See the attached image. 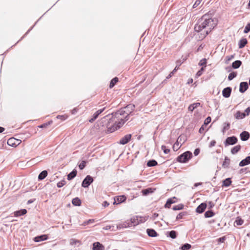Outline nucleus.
<instances>
[{
	"label": "nucleus",
	"mask_w": 250,
	"mask_h": 250,
	"mask_svg": "<svg viewBox=\"0 0 250 250\" xmlns=\"http://www.w3.org/2000/svg\"><path fill=\"white\" fill-rule=\"evenodd\" d=\"M217 23L216 19L212 18L209 14H205L199 20L194 26V29L198 32H202L201 35L205 37L215 27Z\"/></svg>",
	"instance_id": "f257e3e1"
},
{
	"label": "nucleus",
	"mask_w": 250,
	"mask_h": 250,
	"mask_svg": "<svg viewBox=\"0 0 250 250\" xmlns=\"http://www.w3.org/2000/svg\"><path fill=\"white\" fill-rule=\"evenodd\" d=\"M134 108L135 105L134 104H129L124 108L117 112L116 115L118 118H119V115H125V117L124 119L121 118L120 121L119 122L117 125H114L111 127H109L108 131L112 132L120 128L125 122L129 119L128 116L131 114Z\"/></svg>",
	"instance_id": "f03ea898"
},
{
	"label": "nucleus",
	"mask_w": 250,
	"mask_h": 250,
	"mask_svg": "<svg viewBox=\"0 0 250 250\" xmlns=\"http://www.w3.org/2000/svg\"><path fill=\"white\" fill-rule=\"evenodd\" d=\"M192 153L189 151H186L177 158V161L180 163H186L192 157Z\"/></svg>",
	"instance_id": "7ed1b4c3"
},
{
	"label": "nucleus",
	"mask_w": 250,
	"mask_h": 250,
	"mask_svg": "<svg viewBox=\"0 0 250 250\" xmlns=\"http://www.w3.org/2000/svg\"><path fill=\"white\" fill-rule=\"evenodd\" d=\"M183 138V136H180L178 138L176 142L173 145V149L174 151H177L181 147L182 144L184 142V140Z\"/></svg>",
	"instance_id": "20e7f679"
},
{
	"label": "nucleus",
	"mask_w": 250,
	"mask_h": 250,
	"mask_svg": "<svg viewBox=\"0 0 250 250\" xmlns=\"http://www.w3.org/2000/svg\"><path fill=\"white\" fill-rule=\"evenodd\" d=\"M237 138L235 136L229 137L226 139L224 142V144L225 146L233 145L235 144L237 142Z\"/></svg>",
	"instance_id": "39448f33"
},
{
	"label": "nucleus",
	"mask_w": 250,
	"mask_h": 250,
	"mask_svg": "<svg viewBox=\"0 0 250 250\" xmlns=\"http://www.w3.org/2000/svg\"><path fill=\"white\" fill-rule=\"evenodd\" d=\"M93 181V178L90 175H87L83 180L82 186L83 188H87Z\"/></svg>",
	"instance_id": "423d86ee"
},
{
	"label": "nucleus",
	"mask_w": 250,
	"mask_h": 250,
	"mask_svg": "<svg viewBox=\"0 0 250 250\" xmlns=\"http://www.w3.org/2000/svg\"><path fill=\"white\" fill-rule=\"evenodd\" d=\"M129 220L125 221L123 223H119L117 225L116 228L117 229H121L123 228H126L128 227H131V224H130Z\"/></svg>",
	"instance_id": "0eeeda50"
},
{
	"label": "nucleus",
	"mask_w": 250,
	"mask_h": 250,
	"mask_svg": "<svg viewBox=\"0 0 250 250\" xmlns=\"http://www.w3.org/2000/svg\"><path fill=\"white\" fill-rule=\"evenodd\" d=\"M131 135L127 134L122 138L119 141V144L122 145H125L127 144L131 139Z\"/></svg>",
	"instance_id": "6e6552de"
},
{
	"label": "nucleus",
	"mask_w": 250,
	"mask_h": 250,
	"mask_svg": "<svg viewBox=\"0 0 250 250\" xmlns=\"http://www.w3.org/2000/svg\"><path fill=\"white\" fill-rule=\"evenodd\" d=\"M248 87L247 82H242L240 84L239 91L241 93H244L248 89Z\"/></svg>",
	"instance_id": "1a4fd4ad"
},
{
	"label": "nucleus",
	"mask_w": 250,
	"mask_h": 250,
	"mask_svg": "<svg viewBox=\"0 0 250 250\" xmlns=\"http://www.w3.org/2000/svg\"><path fill=\"white\" fill-rule=\"evenodd\" d=\"M231 92V88L230 87H227L224 88L222 91V95L225 98H228L230 96Z\"/></svg>",
	"instance_id": "9d476101"
},
{
	"label": "nucleus",
	"mask_w": 250,
	"mask_h": 250,
	"mask_svg": "<svg viewBox=\"0 0 250 250\" xmlns=\"http://www.w3.org/2000/svg\"><path fill=\"white\" fill-rule=\"evenodd\" d=\"M240 136L242 141H246L249 139L250 134L248 131H244L240 134Z\"/></svg>",
	"instance_id": "9b49d317"
},
{
	"label": "nucleus",
	"mask_w": 250,
	"mask_h": 250,
	"mask_svg": "<svg viewBox=\"0 0 250 250\" xmlns=\"http://www.w3.org/2000/svg\"><path fill=\"white\" fill-rule=\"evenodd\" d=\"M105 109V107L102 108V109H99L98 110H97L93 115V118H92L90 120H89V122L92 123L94 121H95L98 117V116L101 114L104 111V110Z\"/></svg>",
	"instance_id": "f8f14e48"
},
{
	"label": "nucleus",
	"mask_w": 250,
	"mask_h": 250,
	"mask_svg": "<svg viewBox=\"0 0 250 250\" xmlns=\"http://www.w3.org/2000/svg\"><path fill=\"white\" fill-rule=\"evenodd\" d=\"M234 117L237 120L242 119H244L246 116V114L245 113H242L240 111H238L234 114Z\"/></svg>",
	"instance_id": "ddd939ff"
},
{
	"label": "nucleus",
	"mask_w": 250,
	"mask_h": 250,
	"mask_svg": "<svg viewBox=\"0 0 250 250\" xmlns=\"http://www.w3.org/2000/svg\"><path fill=\"white\" fill-rule=\"evenodd\" d=\"M250 164V156L247 157L239 163V166L244 167Z\"/></svg>",
	"instance_id": "4468645a"
},
{
	"label": "nucleus",
	"mask_w": 250,
	"mask_h": 250,
	"mask_svg": "<svg viewBox=\"0 0 250 250\" xmlns=\"http://www.w3.org/2000/svg\"><path fill=\"white\" fill-rule=\"evenodd\" d=\"M207 207L206 203L201 204L196 208V212L199 213H201L204 212Z\"/></svg>",
	"instance_id": "2eb2a0df"
},
{
	"label": "nucleus",
	"mask_w": 250,
	"mask_h": 250,
	"mask_svg": "<svg viewBox=\"0 0 250 250\" xmlns=\"http://www.w3.org/2000/svg\"><path fill=\"white\" fill-rule=\"evenodd\" d=\"M104 246L99 242H95L93 244V250H103Z\"/></svg>",
	"instance_id": "dca6fc26"
},
{
	"label": "nucleus",
	"mask_w": 250,
	"mask_h": 250,
	"mask_svg": "<svg viewBox=\"0 0 250 250\" xmlns=\"http://www.w3.org/2000/svg\"><path fill=\"white\" fill-rule=\"evenodd\" d=\"M48 237L46 235H42L37 236L34 238V241L37 242H39L43 240H47Z\"/></svg>",
	"instance_id": "f3484780"
},
{
	"label": "nucleus",
	"mask_w": 250,
	"mask_h": 250,
	"mask_svg": "<svg viewBox=\"0 0 250 250\" xmlns=\"http://www.w3.org/2000/svg\"><path fill=\"white\" fill-rule=\"evenodd\" d=\"M138 216H134L132 218H131L129 221L130 222V224L131 227L133 226H136L138 224H139V222L138 221Z\"/></svg>",
	"instance_id": "a211bd4d"
},
{
	"label": "nucleus",
	"mask_w": 250,
	"mask_h": 250,
	"mask_svg": "<svg viewBox=\"0 0 250 250\" xmlns=\"http://www.w3.org/2000/svg\"><path fill=\"white\" fill-rule=\"evenodd\" d=\"M18 140H16L14 138H11L9 139L7 141V144L12 146H17V144L16 142H17Z\"/></svg>",
	"instance_id": "6ab92c4d"
},
{
	"label": "nucleus",
	"mask_w": 250,
	"mask_h": 250,
	"mask_svg": "<svg viewBox=\"0 0 250 250\" xmlns=\"http://www.w3.org/2000/svg\"><path fill=\"white\" fill-rule=\"evenodd\" d=\"M147 233L149 236L155 237L157 235L156 231L153 229H148L146 230Z\"/></svg>",
	"instance_id": "aec40b11"
},
{
	"label": "nucleus",
	"mask_w": 250,
	"mask_h": 250,
	"mask_svg": "<svg viewBox=\"0 0 250 250\" xmlns=\"http://www.w3.org/2000/svg\"><path fill=\"white\" fill-rule=\"evenodd\" d=\"M26 212L27 211L25 209H21L14 212V216L15 217H18L25 214Z\"/></svg>",
	"instance_id": "412c9836"
},
{
	"label": "nucleus",
	"mask_w": 250,
	"mask_h": 250,
	"mask_svg": "<svg viewBox=\"0 0 250 250\" xmlns=\"http://www.w3.org/2000/svg\"><path fill=\"white\" fill-rule=\"evenodd\" d=\"M47 171L46 170H43L42 171L38 176V179L40 180L44 179L47 175Z\"/></svg>",
	"instance_id": "4be33fe9"
},
{
	"label": "nucleus",
	"mask_w": 250,
	"mask_h": 250,
	"mask_svg": "<svg viewBox=\"0 0 250 250\" xmlns=\"http://www.w3.org/2000/svg\"><path fill=\"white\" fill-rule=\"evenodd\" d=\"M126 200L125 196L123 195V196H120L118 197H117V201L118 202L117 204L121 203L125 201ZM116 204V201L115 200V201L114 202V204Z\"/></svg>",
	"instance_id": "5701e85b"
},
{
	"label": "nucleus",
	"mask_w": 250,
	"mask_h": 250,
	"mask_svg": "<svg viewBox=\"0 0 250 250\" xmlns=\"http://www.w3.org/2000/svg\"><path fill=\"white\" fill-rule=\"evenodd\" d=\"M242 62L239 60L234 61L232 63V67L234 69L238 68L241 65Z\"/></svg>",
	"instance_id": "b1692460"
},
{
	"label": "nucleus",
	"mask_w": 250,
	"mask_h": 250,
	"mask_svg": "<svg viewBox=\"0 0 250 250\" xmlns=\"http://www.w3.org/2000/svg\"><path fill=\"white\" fill-rule=\"evenodd\" d=\"M77 174V171L75 169H74L72 171H71L68 175L67 179L69 180H72L73 179Z\"/></svg>",
	"instance_id": "393cba45"
},
{
	"label": "nucleus",
	"mask_w": 250,
	"mask_h": 250,
	"mask_svg": "<svg viewBox=\"0 0 250 250\" xmlns=\"http://www.w3.org/2000/svg\"><path fill=\"white\" fill-rule=\"evenodd\" d=\"M153 192V189L151 188H147L142 190V193L143 195L146 196L150 193Z\"/></svg>",
	"instance_id": "a878e982"
},
{
	"label": "nucleus",
	"mask_w": 250,
	"mask_h": 250,
	"mask_svg": "<svg viewBox=\"0 0 250 250\" xmlns=\"http://www.w3.org/2000/svg\"><path fill=\"white\" fill-rule=\"evenodd\" d=\"M72 203L73 205L76 206H80L81 204V201L80 199L76 197L74 198L72 201Z\"/></svg>",
	"instance_id": "bb28decb"
},
{
	"label": "nucleus",
	"mask_w": 250,
	"mask_h": 250,
	"mask_svg": "<svg viewBox=\"0 0 250 250\" xmlns=\"http://www.w3.org/2000/svg\"><path fill=\"white\" fill-rule=\"evenodd\" d=\"M247 43V40L246 39H242L239 42V47L242 48L244 47Z\"/></svg>",
	"instance_id": "cd10ccee"
},
{
	"label": "nucleus",
	"mask_w": 250,
	"mask_h": 250,
	"mask_svg": "<svg viewBox=\"0 0 250 250\" xmlns=\"http://www.w3.org/2000/svg\"><path fill=\"white\" fill-rule=\"evenodd\" d=\"M231 183V181L230 178H228L226 179L225 180H224L223 181V185L222 186L226 187H228L229 186H230Z\"/></svg>",
	"instance_id": "c85d7f7f"
},
{
	"label": "nucleus",
	"mask_w": 250,
	"mask_h": 250,
	"mask_svg": "<svg viewBox=\"0 0 250 250\" xmlns=\"http://www.w3.org/2000/svg\"><path fill=\"white\" fill-rule=\"evenodd\" d=\"M240 148H241L240 145L236 146L231 149V152L232 154H235L237 153L240 150Z\"/></svg>",
	"instance_id": "c756f323"
},
{
	"label": "nucleus",
	"mask_w": 250,
	"mask_h": 250,
	"mask_svg": "<svg viewBox=\"0 0 250 250\" xmlns=\"http://www.w3.org/2000/svg\"><path fill=\"white\" fill-rule=\"evenodd\" d=\"M200 105L199 103H194L192 104H190L188 107V110L190 111H192L194 109L197 108Z\"/></svg>",
	"instance_id": "7c9ffc66"
},
{
	"label": "nucleus",
	"mask_w": 250,
	"mask_h": 250,
	"mask_svg": "<svg viewBox=\"0 0 250 250\" xmlns=\"http://www.w3.org/2000/svg\"><path fill=\"white\" fill-rule=\"evenodd\" d=\"M229 163H230V159L226 157H225V160L223 162L222 166L225 168L228 167L229 166Z\"/></svg>",
	"instance_id": "2f4dec72"
},
{
	"label": "nucleus",
	"mask_w": 250,
	"mask_h": 250,
	"mask_svg": "<svg viewBox=\"0 0 250 250\" xmlns=\"http://www.w3.org/2000/svg\"><path fill=\"white\" fill-rule=\"evenodd\" d=\"M230 127V124L229 123H225L223 124V127L222 129V132L223 134L225 133V132L228 130Z\"/></svg>",
	"instance_id": "473e14b6"
},
{
	"label": "nucleus",
	"mask_w": 250,
	"mask_h": 250,
	"mask_svg": "<svg viewBox=\"0 0 250 250\" xmlns=\"http://www.w3.org/2000/svg\"><path fill=\"white\" fill-rule=\"evenodd\" d=\"M118 78L117 77H115L113 78L110 82L109 84V87L112 88L115 85V84L118 82Z\"/></svg>",
	"instance_id": "72a5a7b5"
},
{
	"label": "nucleus",
	"mask_w": 250,
	"mask_h": 250,
	"mask_svg": "<svg viewBox=\"0 0 250 250\" xmlns=\"http://www.w3.org/2000/svg\"><path fill=\"white\" fill-rule=\"evenodd\" d=\"M157 165V162L154 160H149L147 162V166L148 167H153Z\"/></svg>",
	"instance_id": "f704fd0d"
},
{
	"label": "nucleus",
	"mask_w": 250,
	"mask_h": 250,
	"mask_svg": "<svg viewBox=\"0 0 250 250\" xmlns=\"http://www.w3.org/2000/svg\"><path fill=\"white\" fill-rule=\"evenodd\" d=\"M138 221L139 224L144 223L146 221L147 219V217L146 216H138Z\"/></svg>",
	"instance_id": "c9c22d12"
},
{
	"label": "nucleus",
	"mask_w": 250,
	"mask_h": 250,
	"mask_svg": "<svg viewBox=\"0 0 250 250\" xmlns=\"http://www.w3.org/2000/svg\"><path fill=\"white\" fill-rule=\"evenodd\" d=\"M236 76H237V72H232L229 74V75L228 76V79L229 81H231L233 79H234L235 77H236Z\"/></svg>",
	"instance_id": "e433bc0d"
},
{
	"label": "nucleus",
	"mask_w": 250,
	"mask_h": 250,
	"mask_svg": "<svg viewBox=\"0 0 250 250\" xmlns=\"http://www.w3.org/2000/svg\"><path fill=\"white\" fill-rule=\"evenodd\" d=\"M214 215V213L211 210H208L205 212V217L206 218H209L213 216Z\"/></svg>",
	"instance_id": "4c0bfd02"
},
{
	"label": "nucleus",
	"mask_w": 250,
	"mask_h": 250,
	"mask_svg": "<svg viewBox=\"0 0 250 250\" xmlns=\"http://www.w3.org/2000/svg\"><path fill=\"white\" fill-rule=\"evenodd\" d=\"M191 247V246L189 244H185L183 245L182 247V250H189Z\"/></svg>",
	"instance_id": "58836bf2"
},
{
	"label": "nucleus",
	"mask_w": 250,
	"mask_h": 250,
	"mask_svg": "<svg viewBox=\"0 0 250 250\" xmlns=\"http://www.w3.org/2000/svg\"><path fill=\"white\" fill-rule=\"evenodd\" d=\"M244 221L242 219L237 218L234 222V224L237 226H240L242 225Z\"/></svg>",
	"instance_id": "ea45409f"
},
{
	"label": "nucleus",
	"mask_w": 250,
	"mask_h": 250,
	"mask_svg": "<svg viewBox=\"0 0 250 250\" xmlns=\"http://www.w3.org/2000/svg\"><path fill=\"white\" fill-rule=\"evenodd\" d=\"M183 205L182 204H179V205L174 206L172 208V209L174 210H181V209H183Z\"/></svg>",
	"instance_id": "a19ab883"
},
{
	"label": "nucleus",
	"mask_w": 250,
	"mask_h": 250,
	"mask_svg": "<svg viewBox=\"0 0 250 250\" xmlns=\"http://www.w3.org/2000/svg\"><path fill=\"white\" fill-rule=\"evenodd\" d=\"M178 69V66L177 65H176L173 70L172 72H171L170 73L167 77V79L170 78Z\"/></svg>",
	"instance_id": "79ce46f5"
},
{
	"label": "nucleus",
	"mask_w": 250,
	"mask_h": 250,
	"mask_svg": "<svg viewBox=\"0 0 250 250\" xmlns=\"http://www.w3.org/2000/svg\"><path fill=\"white\" fill-rule=\"evenodd\" d=\"M169 236L173 239L176 237V232L174 230H171L169 232Z\"/></svg>",
	"instance_id": "37998d69"
},
{
	"label": "nucleus",
	"mask_w": 250,
	"mask_h": 250,
	"mask_svg": "<svg viewBox=\"0 0 250 250\" xmlns=\"http://www.w3.org/2000/svg\"><path fill=\"white\" fill-rule=\"evenodd\" d=\"M206 63H207V60L206 59H203L200 61V62L199 63V65L200 66L204 65L205 67H206Z\"/></svg>",
	"instance_id": "c03bdc74"
},
{
	"label": "nucleus",
	"mask_w": 250,
	"mask_h": 250,
	"mask_svg": "<svg viewBox=\"0 0 250 250\" xmlns=\"http://www.w3.org/2000/svg\"><path fill=\"white\" fill-rule=\"evenodd\" d=\"M86 162L84 161H82L79 165L80 169H83L85 167Z\"/></svg>",
	"instance_id": "a18cd8bd"
},
{
	"label": "nucleus",
	"mask_w": 250,
	"mask_h": 250,
	"mask_svg": "<svg viewBox=\"0 0 250 250\" xmlns=\"http://www.w3.org/2000/svg\"><path fill=\"white\" fill-rule=\"evenodd\" d=\"M68 118V116L66 115H58L57 116V118L58 119H61L62 121L66 120Z\"/></svg>",
	"instance_id": "49530a36"
},
{
	"label": "nucleus",
	"mask_w": 250,
	"mask_h": 250,
	"mask_svg": "<svg viewBox=\"0 0 250 250\" xmlns=\"http://www.w3.org/2000/svg\"><path fill=\"white\" fill-rule=\"evenodd\" d=\"M250 31V23H248L245 27L244 29V32L245 33H247Z\"/></svg>",
	"instance_id": "de8ad7c7"
},
{
	"label": "nucleus",
	"mask_w": 250,
	"mask_h": 250,
	"mask_svg": "<svg viewBox=\"0 0 250 250\" xmlns=\"http://www.w3.org/2000/svg\"><path fill=\"white\" fill-rule=\"evenodd\" d=\"M204 67H202L200 70H199L196 73V76L197 77H199L200 76L202 73H203V72L204 71Z\"/></svg>",
	"instance_id": "09e8293b"
},
{
	"label": "nucleus",
	"mask_w": 250,
	"mask_h": 250,
	"mask_svg": "<svg viewBox=\"0 0 250 250\" xmlns=\"http://www.w3.org/2000/svg\"><path fill=\"white\" fill-rule=\"evenodd\" d=\"M65 184V181H62L58 183L57 187L58 188H61L63 187Z\"/></svg>",
	"instance_id": "8fccbe9b"
},
{
	"label": "nucleus",
	"mask_w": 250,
	"mask_h": 250,
	"mask_svg": "<svg viewBox=\"0 0 250 250\" xmlns=\"http://www.w3.org/2000/svg\"><path fill=\"white\" fill-rule=\"evenodd\" d=\"M202 0H196L195 2L193 4V8H195L197 6H198L200 4V3L201 2Z\"/></svg>",
	"instance_id": "3c124183"
},
{
	"label": "nucleus",
	"mask_w": 250,
	"mask_h": 250,
	"mask_svg": "<svg viewBox=\"0 0 250 250\" xmlns=\"http://www.w3.org/2000/svg\"><path fill=\"white\" fill-rule=\"evenodd\" d=\"M211 122V118L210 117H207L204 122V124L206 125H208Z\"/></svg>",
	"instance_id": "603ef678"
},
{
	"label": "nucleus",
	"mask_w": 250,
	"mask_h": 250,
	"mask_svg": "<svg viewBox=\"0 0 250 250\" xmlns=\"http://www.w3.org/2000/svg\"><path fill=\"white\" fill-rule=\"evenodd\" d=\"M111 228H113V229H112V230H115V229H113V228H114V226H106V227H104L103 229H104V230H109V229H111Z\"/></svg>",
	"instance_id": "864d4df0"
},
{
	"label": "nucleus",
	"mask_w": 250,
	"mask_h": 250,
	"mask_svg": "<svg viewBox=\"0 0 250 250\" xmlns=\"http://www.w3.org/2000/svg\"><path fill=\"white\" fill-rule=\"evenodd\" d=\"M226 240V237L225 236L219 238L217 239V241L219 243H223Z\"/></svg>",
	"instance_id": "5fc2aeb1"
},
{
	"label": "nucleus",
	"mask_w": 250,
	"mask_h": 250,
	"mask_svg": "<svg viewBox=\"0 0 250 250\" xmlns=\"http://www.w3.org/2000/svg\"><path fill=\"white\" fill-rule=\"evenodd\" d=\"M215 144H216V141L215 140H212L210 142L209 145V147H212L214 146Z\"/></svg>",
	"instance_id": "6e6d98bb"
},
{
	"label": "nucleus",
	"mask_w": 250,
	"mask_h": 250,
	"mask_svg": "<svg viewBox=\"0 0 250 250\" xmlns=\"http://www.w3.org/2000/svg\"><path fill=\"white\" fill-rule=\"evenodd\" d=\"M183 215H184L183 213H180L179 214H178L177 215L176 219L179 220V219H181L182 218V217L183 216Z\"/></svg>",
	"instance_id": "4d7b16f0"
},
{
	"label": "nucleus",
	"mask_w": 250,
	"mask_h": 250,
	"mask_svg": "<svg viewBox=\"0 0 250 250\" xmlns=\"http://www.w3.org/2000/svg\"><path fill=\"white\" fill-rule=\"evenodd\" d=\"M246 116H248L250 113V107H248L245 110V112Z\"/></svg>",
	"instance_id": "13d9d810"
},
{
	"label": "nucleus",
	"mask_w": 250,
	"mask_h": 250,
	"mask_svg": "<svg viewBox=\"0 0 250 250\" xmlns=\"http://www.w3.org/2000/svg\"><path fill=\"white\" fill-rule=\"evenodd\" d=\"M106 117H104V118H103V119H102V120H101V125H102V126H104V122H106V121L107 120V119H106Z\"/></svg>",
	"instance_id": "bf43d9fd"
},
{
	"label": "nucleus",
	"mask_w": 250,
	"mask_h": 250,
	"mask_svg": "<svg viewBox=\"0 0 250 250\" xmlns=\"http://www.w3.org/2000/svg\"><path fill=\"white\" fill-rule=\"evenodd\" d=\"M200 153V149L199 148H196L195 149L194 151V154L195 156H197Z\"/></svg>",
	"instance_id": "052dcab7"
},
{
	"label": "nucleus",
	"mask_w": 250,
	"mask_h": 250,
	"mask_svg": "<svg viewBox=\"0 0 250 250\" xmlns=\"http://www.w3.org/2000/svg\"><path fill=\"white\" fill-rule=\"evenodd\" d=\"M233 58H234L233 55L228 56L226 57V59H227L228 62L230 61Z\"/></svg>",
	"instance_id": "680f3d73"
},
{
	"label": "nucleus",
	"mask_w": 250,
	"mask_h": 250,
	"mask_svg": "<svg viewBox=\"0 0 250 250\" xmlns=\"http://www.w3.org/2000/svg\"><path fill=\"white\" fill-rule=\"evenodd\" d=\"M78 109L77 108H74L73 109L71 110V112L72 114H75L78 112Z\"/></svg>",
	"instance_id": "e2e57ef3"
},
{
	"label": "nucleus",
	"mask_w": 250,
	"mask_h": 250,
	"mask_svg": "<svg viewBox=\"0 0 250 250\" xmlns=\"http://www.w3.org/2000/svg\"><path fill=\"white\" fill-rule=\"evenodd\" d=\"M109 205V204L107 202V201H104L103 204V205L104 207H107Z\"/></svg>",
	"instance_id": "0e129e2a"
},
{
	"label": "nucleus",
	"mask_w": 250,
	"mask_h": 250,
	"mask_svg": "<svg viewBox=\"0 0 250 250\" xmlns=\"http://www.w3.org/2000/svg\"><path fill=\"white\" fill-rule=\"evenodd\" d=\"M167 202L169 203V204H171L172 203H174V201H173L171 199H169L167 200Z\"/></svg>",
	"instance_id": "69168bd1"
},
{
	"label": "nucleus",
	"mask_w": 250,
	"mask_h": 250,
	"mask_svg": "<svg viewBox=\"0 0 250 250\" xmlns=\"http://www.w3.org/2000/svg\"><path fill=\"white\" fill-rule=\"evenodd\" d=\"M47 125H48L47 124H42V125H40L39 127L40 128H43V127L47 126Z\"/></svg>",
	"instance_id": "338daca9"
},
{
	"label": "nucleus",
	"mask_w": 250,
	"mask_h": 250,
	"mask_svg": "<svg viewBox=\"0 0 250 250\" xmlns=\"http://www.w3.org/2000/svg\"><path fill=\"white\" fill-rule=\"evenodd\" d=\"M93 222H94V219H89L87 221V223H88V224L92 223Z\"/></svg>",
	"instance_id": "774afa93"
}]
</instances>
